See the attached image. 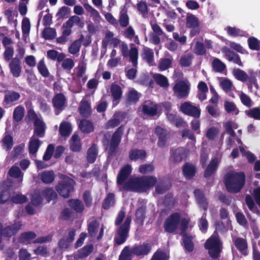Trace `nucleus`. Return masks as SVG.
<instances>
[{
  "label": "nucleus",
  "mask_w": 260,
  "mask_h": 260,
  "mask_svg": "<svg viewBox=\"0 0 260 260\" xmlns=\"http://www.w3.org/2000/svg\"><path fill=\"white\" fill-rule=\"evenodd\" d=\"M74 181L68 176H62L61 180L56 186V189L60 196L63 198L69 197L70 193L73 190Z\"/></svg>",
  "instance_id": "obj_5"
},
{
  "label": "nucleus",
  "mask_w": 260,
  "mask_h": 260,
  "mask_svg": "<svg viewBox=\"0 0 260 260\" xmlns=\"http://www.w3.org/2000/svg\"><path fill=\"white\" fill-rule=\"evenodd\" d=\"M156 181V178L153 176L133 177L123 185V188L131 191L144 192L153 186Z\"/></svg>",
  "instance_id": "obj_1"
},
{
  "label": "nucleus",
  "mask_w": 260,
  "mask_h": 260,
  "mask_svg": "<svg viewBox=\"0 0 260 260\" xmlns=\"http://www.w3.org/2000/svg\"><path fill=\"white\" fill-rule=\"evenodd\" d=\"M131 220V217L128 216H127L123 224L120 226L117 234L115 237V241L117 244H121L126 240Z\"/></svg>",
  "instance_id": "obj_7"
},
{
  "label": "nucleus",
  "mask_w": 260,
  "mask_h": 260,
  "mask_svg": "<svg viewBox=\"0 0 260 260\" xmlns=\"http://www.w3.org/2000/svg\"><path fill=\"white\" fill-rule=\"evenodd\" d=\"M9 68L13 76L15 77L20 76L21 72V60L18 58H13L9 63Z\"/></svg>",
  "instance_id": "obj_15"
},
{
  "label": "nucleus",
  "mask_w": 260,
  "mask_h": 260,
  "mask_svg": "<svg viewBox=\"0 0 260 260\" xmlns=\"http://www.w3.org/2000/svg\"><path fill=\"white\" fill-rule=\"evenodd\" d=\"M123 131V128L122 127H119L117 130L113 134L110 144L109 146L106 147V149L108 150L109 152L112 154L114 152L119 145L121 140V137Z\"/></svg>",
  "instance_id": "obj_10"
},
{
  "label": "nucleus",
  "mask_w": 260,
  "mask_h": 260,
  "mask_svg": "<svg viewBox=\"0 0 260 260\" xmlns=\"http://www.w3.org/2000/svg\"><path fill=\"white\" fill-rule=\"evenodd\" d=\"M119 22L120 26L123 27H126L129 24V17L126 11L124 10L120 12Z\"/></svg>",
  "instance_id": "obj_53"
},
{
  "label": "nucleus",
  "mask_w": 260,
  "mask_h": 260,
  "mask_svg": "<svg viewBox=\"0 0 260 260\" xmlns=\"http://www.w3.org/2000/svg\"><path fill=\"white\" fill-rule=\"evenodd\" d=\"M43 17V23L44 25H49L52 21L51 15L47 11H42L39 14V19Z\"/></svg>",
  "instance_id": "obj_58"
},
{
  "label": "nucleus",
  "mask_w": 260,
  "mask_h": 260,
  "mask_svg": "<svg viewBox=\"0 0 260 260\" xmlns=\"http://www.w3.org/2000/svg\"><path fill=\"white\" fill-rule=\"evenodd\" d=\"M219 162V158L217 157L213 158L205 172V176L206 177H208L213 174L217 170Z\"/></svg>",
  "instance_id": "obj_22"
},
{
  "label": "nucleus",
  "mask_w": 260,
  "mask_h": 260,
  "mask_svg": "<svg viewBox=\"0 0 260 260\" xmlns=\"http://www.w3.org/2000/svg\"><path fill=\"white\" fill-rule=\"evenodd\" d=\"M188 222V219L181 216L179 214L174 213L166 219L164 224L165 230L167 232L172 233L179 228L183 232L185 230Z\"/></svg>",
  "instance_id": "obj_3"
},
{
  "label": "nucleus",
  "mask_w": 260,
  "mask_h": 260,
  "mask_svg": "<svg viewBox=\"0 0 260 260\" xmlns=\"http://www.w3.org/2000/svg\"><path fill=\"white\" fill-rule=\"evenodd\" d=\"M39 176L42 182L46 184L51 183L55 178V174L52 171H44Z\"/></svg>",
  "instance_id": "obj_29"
},
{
  "label": "nucleus",
  "mask_w": 260,
  "mask_h": 260,
  "mask_svg": "<svg viewBox=\"0 0 260 260\" xmlns=\"http://www.w3.org/2000/svg\"><path fill=\"white\" fill-rule=\"evenodd\" d=\"M81 46V41L79 40L74 41L69 47V51L71 54H75L78 53Z\"/></svg>",
  "instance_id": "obj_60"
},
{
  "label": "nucleus",
  "mask_w": 260,
  "mask_h": 260,
  "mask_svg": "<svg viewBox=\"0 0 260 260\" xmlns=\"http://www.w3.org/2000/svg\"><path fill=\"white\" fill-rule=\"evenodd\" d=\"M71 148L74 151H79L81 148V144L79 137L76 134H74L71 138L70 142Z\"/></svg>",
  "instance_id": "obj_45"
},
{
  "label": "nucleus",
  "mask_w": 260,
  "mask_h": 260,
  "mask_svg": "<svg viewBox=\"0 0 260 260\" xmlns=\"http://www.w3.org/2000/svg\"><path fill=\"white\" fill-rule=\"evenodd\" d=\"M93 250L92 245H87L84 246L83 248L78 250L77 253L74 255V257L75 260H78L79 258H82L87 256Z\"/></svg>",
  "instance_id": "obj_25"
},
{
  "label": "nucleus",
  "mask_w": 260,
  "mask_h": 260,
  "mask_svg": "<svg viewBox=\"0 0 260 260\" xmlns=\"http://www.w3.org/2000/svg\"><path fill=\"white\" fill-rule=\"evenodd\" d=\"M30 23L27 18H24L22 21V31L23 37H26L30 31Z\"/></svg>",
  "instance_id": "obj_55"
},
{
  "label": "nucleus",
  "mask_w": 260,
  "mask_h": 260,
  "mask_svg": "<svg viewBox=\"0 0 260 260\" xmlns=\"http://www.w3.org/2000/svg\"><path fill=\"white\" fill-rule=\"evenodd\" d=\"M132 171V168L131 165H126L123 167L117 175V184L123 185L124 181L129 176Z\"/></svg>",
  "instance_id": "obj_16"
},
{
  "label": "nucleus",
  "mask_w": 260,
  "mask_h": 260,
  "mask_svg": "<svg viewBox=\"0 0 260 260\" xmlns=\"http://www.w3.org/2000/svg\"><path fill=\"white\" fill-rule=\"evenodd\" d=\"M225 30L229 36L233 37L242 36L244 34L243 31L235 27L228 26Z\"/></svg>",
  "instance_id": "obj_48"
},
{
  "label": "nucleus",
  "mask_w": 260,
  "mask_h": 260,
  "mask_svg": "<svg viewBox=\"0 0 260 260\" xmlns=\"http://www.w3.org/2000/svg\"><path fill=\"white\" fill-rule=\"evenodd\" d=\"M138 10L143 17H145L148 12V8L146 2L141 1L137 4Z\"/></svg>",
  "instance_id": "obj_61"
},
{
  "label": "nucleus",
  "mask_w": 260,
  "mask_h": 260,
  "mask_svg": "<svg viewBox=\"0 0 260 260\" xmlns=\"http://www.w3.org/2000/svg\"><path fill=\"white\" fill-rule=\"evenodd\" d=\"M9 174L13 178L17 179V186H19L23 181V174L20 168L16 166H12L9 171Z\"/></svg>",
  "instance_id": "obj_20"
},
{
  "label": "nucleus",
  "mask_w": 260,
  "mask_h": 260,
  "mask_svg": "<svg viewBox=\"0 0 260 260\" xmlns=\"http://www.w3.org/2000/svg\"><path fill=\"white\" fill-rule=\"evenodd\" d=\"M98 155V148L96 145L90 147L87 151V159L88 162L93 163Z\"/></svg>",
  "instance_id": "obj_38"
},
{
  "label": "nucleus",
  "mask_w": 260,
  "mask_h": 260,
  "mask_svg": "<svg viewBox=\"0 0 260 260\" xmlns=\"http://www.w3.org/2000/svg\"><path fill=\"white\" fill-rule=\"evenodd\" d=\"M124 118V114L121 112L116 113L113 116V119L109 120L106 123V126L107 128H113L117 126L121 121Z\"/></svg>",
  "instance_id": "obj_23"
},
{
  "label": "nucleus",
  "mask_w": 260,
  "mask_h": 260,
  "mask_svg": "<svg viewBox=\"0 0 260 260\" xmlns=\"http://www.w3.org/2000/svg\"><path fill=\"white\" fill-rule=\"evenodd\" d=\"M194 193L200 206L206 209L207 203L204 197L202 192L199 189H196L194 190Z\"/></svg>",
  "instance_id": "obj_49"
},
{
  "label": "nucleus",
  "mask_w": 260,
  "mask_h": 260,
  "mask_svg": "<svg viewBox=\"0 0 260 260\" xmlns=\"http://www.w3.org/2000/svg\"><path fill=\"white\" fill-rule=\"evenodd\" d=\"M213 70L216 72H222L226 69L225 64L217 58H214L212 62Z\"/></svg>",
  "instance_id": "obj_36"
},
{
  "label": "nucleus",
  "mask_w": 260,
  "mask_h": 260,
  "mask_svg": "<svg viewBox=\"0 0 260 260\" xmlns=\"http://www.w3.org/2000/svg\"><path fill=\"white\" fill-rule=\"evenodd\" d=\"M158 109V106L150 101L146 102L143 105L142 108L144 113L150 116L155 115Z\"/></svg>",
  "instance_id": "obj_18"
},
{
  "label": "nucleus",
  "mask_w": 260,
  "mask_h": 260,
  "mask_svg": "<svg viewBox=\"0 0 260 260\" xmlns=\"http://www.w3.org/2000/svg\"><path fill=\"white\" fill-rule=\"evenodd\" d=\"M74 25H77L80 27H83L84 25L83 20H82L77 15L71 16L68 20L63 23V27L72 28Z\"/></svg>",
  "instance_id": "obj_19"
},
{
  "label": "nucleus",
  "mask_w": 260,
  "mask_h": 260,
  "mask_svg": "<svg viewBox=\"0 0 260 260\" xmlns=\"http://www.w3.org/2000/svg\"><path fill=\"white\" fill-rule=\"evenodd\" d=\"M47 56L52 60L57 59V61L60 62L63 60L65 55L62 53H58L56 50H50L47 51Z\"/></svg>",
  "instance_id": "obj_43"
},
{
  "label": "nucleus",
  "mask_w": 260,
  "mask_h": 260,
  "mask_svg": "<svg viewBox=\"0 0 260 260\" xmlns=\"http://www.w3.org/2000/svg\"><path fill=\"white\" fill-rule=\"evenodd\" d=\"M174 94L178 98L181 99L187 96L189 92V84L188 82L179 81L173 87Z\"/></svg>",
  "instance_id": "obj_8"
},
{
  "label": "nucleus",
  "mask_w": 260,
  "mask_h": 260,
  "mask_svg": "<svg viewBox=\"0 0 260 260\" xmlns=\"http://www.w3.org/2000/svg\"><path fill=\"white\" fill-rule=\"evenodd\" d=\"M20 97L19 93L13 91H8L6 92L4 102L10 104L17 101Z\"/></svg>",
  "instance_id": "obj_34"
},
{
  "label": "nucleus",
  "mask_w": 260,
  "mask_h": 260,
  "mask_svg": "<svg viewBox=\"0 0 260 260\" xmlns=\"http://www.w3.org/2000/svg\"><path fill=\"white\" fill-rule=\"evenodd\" d=\"M76 74L79 77L81 78L82 82L84 83L86 80L87 77L85 75L86 71V67L83 63L80 64L78 67L76 68Z\"/></svg>",
  "instance_id": "obj_52"
},
{
  "label": "nucleus",
  "mask_w": 260,
  "mask_h": 260,
  "mask_svg": "<svg viewBox=\"0 0 260 260\" xmlns=\"http://www.w3.org/2000/svg\"><path fill=\"white\" fill-rule=\"evenodd\" d=\"M84 7L86 10L89 13L90 16L92 17V19L95 21H99L101 16L99 12L93 8L90 5L85 3L83 5Z\"/></svg>",
  "instance_id": "obj_40"
},
{
  "label": "nucleus",
  "mask_w": 260,
  "mask_h": 260,
  "mask_svg": "<svg viewBox=\"0 0 260 260\" xmlns=\"http://www.w3.org/2000/svg\"><path fill=\"white\" fill-rule=\"evenodd\" d=\"M114 196L113 193L108 194L105 202L103 204V207L105 209H109L110 207L113 206L114 204Z\"/></svg>",
  "instance_id": "obj_62"
},
{
  "label": "nucleus",
  "mask_w": 260,
  "mask_h": 260,
  "mask_svg": "<svg viewBox=\"0 0 260 260\" xmlns=\"http://www.w3.org/2000/svg\"><path fill=\"white\" fill-rule=\"evenodd\" d=\"M39 72L43 77H47L49 76V70L46 66L44 59L40 60L37 64Z\"/></svg>",
  "instance_id": "obj_47"
},
{
  "label": "nucleus",
  "mask_w": 260,
  "mask_h": 260,
  "mask_svg": "<svg viewBox=\"0 0 260 260\" xmlns=\"http://www.w3.org/2000/svg\"><path fill=\"white\" fill-rule=\"evenodd\" d=\"M111 91L114 99L113 104L116 106L118 103L121 97L122 92L120 87L116 84H113L111 86Z\"/></svg>",
  "instance_id": "obj_26"
},
{
  "label": "nucleus",
  "mask_w": 260,
  "mask_h": 260,
  "mask_svg": "<svg viewBox=\"0 0 260 260\" xmlns=\"http://www.w3.org/2000/svg\"><path fill=\"white\" fill-rule=\"evenodd\" d=\"M79 127L84 133H88L93 131L92 123L86 120H81L79 124Z\"/></svg>",
  "instance_id": "obj_50"
},
{
  "label": "nucleus",
  "mask_w": 260,
  "mask_h": 260,
  "mask_svg": "<svg viewBox=\"0 0 260 260\" xmlns=\"http://www.w3.org/2000/svg\"><path fill=\"white\" fill-rule=\"evenodd\" d=\"M146 156V152L143 150L135 149L132 150L129 154V157L131 160L136 161L142 159Z\"/></svg>",
  "instance_id": "obj_31"
},
{
  "label": "nucleus",
  "mask_w": 260,
  "mask_h": 260,
  "mask_svg": "<svg viewBox=\"0 0 260 260\" xmlns=\"http://www.w3.org/2000/svg\"><path fill=\"white\" fill-rule=\"evenodd\" d=\"M183 172L186 178H190L195 174V168L190 164H186L183 167Z\"/></svg>",
  "instance_id": "obj_46"
},
{
  "label": "nucleus",
  "mask_w": 260,
  "mask_h": 260,
  "mask_svg": "<svg viewBox=\"0 0 260 260\" xmlns=\"http://www.w3.org/2000/svg\"><path fill=\"white\" fill-rule=\"evenodd\" d=\"M66 99L63 94H57L53 99V106L55 109V114L58 115L61 111L65 105Z\"/></svg>",
  "instance_id": "obj_14"
},
{
  "label": "nucleus",
  "mask_w": 260,
  "mask_h": 260,
  "mask_svg": "<svg viewBox=\"0 0 260 260\" xmlns=\"http://www.w3.org/2000/svg\"><path fill=\"white\" fill-rule=\"evenodd\" d=\"M72 128L70 123L63 122L61 123L59 126V133L62 136H68L70 135Z\"/></svg>",
  "instance_id": "obj_39"
},
{
  "label": "nucleus",
  "mask_w": 260,
  "mask_h": 260,
  "mask_svg": "<svg viewBox=\"0 0 260 260\" xmlns=\"http://www.w3.org/2000/svg\"><path fill=\"white\" fill-rule=\"evenodd\" d=\"M155 133L158 137L157 143L158 146H164L166 141V131L160 127H157L155 129Z\"/></svg>",
  "instance_id": "obj_32"
},
{
  "label": "nucleus",
  "mask_w": 260,
  "mask_h": 260,
  "mask_svg": "<svg viewBox=\"0 0 260 260\" xmlns=\"http://www.w3.org/2000/svg\"><path fill=\"white\" fill-rule=\"evenodd\" d=\"M41 141L33 136L29 142V152L31 155H35L41 145Z\"/></svg>",
  "instance_id": "obj_24"
},
{
  "label": "nucleus",
  "mask_w": 260,
  "mask_h": 260,
  "mask_svg": "<svg viewBox=\"0 0 260 260\" xmlns=\"http://www.w3.org/2000/svg\"><path fill=\"white\" fill-rule=\"evenodd\" d=\"M186 25L191 28L190 35L193 36L200 32L199 19L192 14H189L186 17Z\"/></svg>",
  "instance_id": "obj_12"
},
{
  "label": "nucleus",
  "mask_w": 260,
  "mask_h": 260,
  "mask_svg": "<svg viewBox=\"0 0 260 260\" xmlns=\"http://www.w3.org/2000/svg\"><path fill=\"white\" fill-rule=\"evenodd\" d=\"M249 48L252 50H258L260 49V42L255 38H250L248 40Z\"/></svg>",
  "instance_id": "obj_64"
},
{
  "label": "nucleus",
  "mask_w": 260,
  "mask_h": 260,
  "mask_svg": "<svg viewBox=\"0 0 260 260\" xmlns=\"http://www.w3.org/2000/svg\"><path fill=\"white\" fill-rule=\"evenodd\" d=\"M180 110L183 113L194 117L199 118L201 115L200 110L189 102H184L181 106Z\"/></svg>",
  "instance_id": "obj_9"
},
{
  "label": "nucleus",
  "mask_w": 260,
  "mask_h": 260,
  "mask_svg": "<svg viewBox=\"0 0 260 260\" xmlns=\"http://www.w3.org/2000/svg\"><path fill=\"white\" fill-rule=\"evenodd\" d=\"M192 237L188 235H184L183 243L185 249L188 252L193 250V244L192 242Z\"/></svg>",
  "instance_id": "obj_54"
},
{
  "label": "nucleus",
  "mask_w": 260,
  "mask_h": 260,
  "mask_svg": "<svg viewBox=\"0 0 260 260\" xmlns=\"http://www.w3.org/2000/svg\"><path fill=\"white\" fill-rule=\"evenodd\" d=\"M142 58L150 65H153V52L152 50L145 47L143 49L141 54Z\"/></svg>",
  "instance_id": "obj_35"
},
{
  "label": "nucleus",
  "mask_w": 260,
  "mask_h": 260,
  "mask_svg": "<svg viewBox=\"0 0 260 260\" xmlns=\"http://www.w3.org/2000/svg\"><path fill=\"white\" fill-rule=\"evenodd\" d=\"M219 84L222 89L226 93L230 92L234 88L232 81L226 78H220Z\"/></svg>",
  "instance_id": "obj_33"
},
{
  "label": "nucleus",
  "mask_w": 260,
  "mask_h": 260,
  "mask_svg": "<svg viewBox=\"0 0 260 260\" xmlns=\"http://www.w3.org/2000/svg\"><path fill=\"white\" fill-rule=\"evenodd\" d=\"M235 245L237 249L244 255L247 254V244L242 238H238L235 241Z\"/></svg>",
  "instance_id": "obj_30"
},
{
  "label": "nucleus",
  "mask_w": 260,
  "mask_h": 260,
  "mask_svg": "<svg viewBox=\"0 0 260 260\" xmlns=\"http://www.w3.org/2000/svg\"><path fill=\"white\" fill-rule=\"evenodd\" d=\"M209 254L213 258H217L221 251V243L216 233H214L205 244Z\"/></svg>",
  "instance_id": "obj_4"
},
{
  "label": "nucleus",
  "mask_w": 260,
  "mask_h": 260,
  "mask_svg": "<svg viewBox=\"0 0 260 260\" xmlns=\"http://www.w3.org/2000/svg\"><path fill=\"white\" fill-rule=\"evenodd\" d=\"M2 146L6 150H9L13 145L12 137L9 134L6 135L1 142Z\"/></svg>",
  "instance_id": "obj_37"
},
{
  "label": "nucleus",
  "mask_w": 260,
  "mask_h": 260,
  "mask_svg": "<svg viewBox=\"0 0 260 260\" xmlns=\"http://www.w3.org/2000/svg\"><path fill=\"white\" fill-rule=\"evenodd\" d=\"M153 78L155 82L160 86L163 88H168L169 87L168 80L165 76L160 74H154L153 75Z\"/></svg>",
  "instance_id": "obj_28"
},
{
  "label": "nucleus",
  "mask_w": 260,
  "mask_h": 260,
  "mask_svg": "<svg viewBox=\"0 0 260 260\" xmlns=\"http://www.w3.org/2000/svg\"><path fill=\"white\" fill-rule=\"evenodd\" d=\"M140 94L134 89H130L126 94L127 102L128 103H133L137 102Z\"/></svg>",
  "instance_id": "obj_41"
},
{
  "label": "nucleus",
  "mask_w": 260,
  "mask_h": 260,
  "mask_svg": "<svg viewBox=\"0 0 260 260\" xmlns=\"http://www.w3.org/2000/svg\"><path fill=\"white\" fill-rule=\"evenodd\" d=\"M34 136L41 138L44 136L46 125L41 117H36L34 120Z\"/></svg>",
  "instance_id": "obj_13"
},
{
  "label": "nucleus",
  "mask_w": 260,
  "mask_h": 260,
  "mask_svg": "<svg viewBox=\"0 0 260 260\" xmlns=\"http://www.w3.org/2000/svg\"><path fill=\"white\" fill-rule=\"evenodd\" d=\"M87 95L84 97L79 108L80 114L83 117H88L91 114V107L87 100Z\"/></svg>",
  "instance_id": "obj_17"
},
{
  "label": "nucleus",
  "mask_w": 260,
  "mask_h": 260,
  "mask_svg": "<svg viewBox=\"0 0 260 260\" xmlns=\"http://www.w3.org/2000/svg\"><path fill=\"white\" fill-rule=\"evenodd\" d=\"M42 195L47 200L50 202L55 199L57 196L56 192L52 188H46L42 192Z\"/></svg>",
  "instance_id": "obj_51"
},
{
  "label": "nucleus",
  "mask_w": 260,
  "mask_h": 260,
  "mask_svg": "<svg viewBox=\"0 0 260 260\" xmlns=\"http://www.w3.org/2000/svg\"><path fill=\"white\" fill-rule=\"evenodd\" d=\"M193 55L190 53L184 55L180 59V64L184 67L189 66L192 61Z\"/></svg>",
  "instance_id": "obj_63"
},
{
  "label": "nucleus",
  "mask_w": 260,
  "mask_h": 260,
  "mask_svg": "<svg viewBox=\"0 0 260 260\" xmlns=\"http://www.w3.org/2000/svg\"><path fill=\"white\" fill-rule=\"evenodd\" d=\"M233 72L234 76L238 80L245 81L248 79V75L246 72L239 69H234Z\"/></svg>",
  "instance_id": "obj_57"
},
{
  "label": "nucleus",
  "mask_w": 260,
  "mask_h": 260,
  "mask_svg": "<svg viewBox=\"0 0 260 260\" xmlns=\"http://www.w3.org/2000/svg\"><path fill=\"white\" fill-rule=\"evenodd\" d=\"M150 250V246L148 244H143L139 246H136L130 249L131 254H135L137 255H142L147 254Z\"/></svg>",
  "instance_id": "obj_21"
},
{
  "label": "nucleus",
  "mask_w": 260,
  "mask_h": 260,
  "mask_svg": "<svg viewBox=\"0 0 260 260\" xmlns=\"http://www.w3.org/2000/svg\"><path fill=\"white\" fill-rule=\"evenodd\" d=\"M119 44L120 40L117 38L114 37V34L112 31H106L105 38L102 41V47L104 49V53L106 52L107 47L109 45L117 47Z\"/></svg>",
  "instance_id": "obj_11"
},
{
  "label": "nucleus",
  "mask_w": 260,
  "mask_h": 260,
  "mask_svg": "<svg viewBox=\"0 0 260 260\" xmlns=\"http://www.w3.org/2000/svg\"><path fill=\"white\" fill-rule=\"evenodd\" d=\"M169 255L167 251L158 250L153 254L151 260H169Z\"/></svg>",
  "instance_id": "obj_44"
},
{
  "label": "nucleus",
  "mask_w": 260,
  "mask_h": 260,
  "mask_svg": "<svg viewBox=\"0 0 260 260\" xmlns=\"http://www.w3.org/2000/svg\"><path fill=\"white\" fill-rule=\"evenodd\" d=\"M100 229V223L94 219H91L88 223V230L89 234L93 237L97 235Z\"/></svg>",
  "instance_id": "obj_27"
},
{
  "label": "nucleus",
  "mask_w": 260,
  "mask_h": 260,
  "mask_svg": "<svg viewBox=\"0 0 260 260\" xmlns=\"http://www.w3.org/2000/svg\"><path fill=\"white\" fill-rule=\"evenodd\" d=\"M253 196L258 207L255 205L253 199L249 195L246 196L245 201L249 209L252 212L259 215L260 214V187H257L254 190Z\"/></svg>",
  "instance_id": "obj_6"
},
{
  "label": "nucleus",
  "mask_w": 260,
  "mask_h": 260,
  "mask_svg": "<svg viewBox=\"0 0 260 260\" xmlns=\"http://www.w3.org/2000/svg\"><path fill=\"white\" fill-rule=\"evenodd\" d=\"M130 60L134 67L137 65V60L138 58V50L137 48L134 47V45L132 44L131 48L128 53Z\"/></svg>",
  "instance_id": "obj_42"
},
{
  "label": "nucleus",
  "mask_w": 260,
  "mask_h": 260,
  "mask_svg": "<svg viewBox=\"0 0 260 260\" xmlns=\"http://www.w3.org/2000/svg\"><path fill=\"white\" fill-rule=\"evenodd\" d=\"M69 206L78 212H81L84 209L82 202L78 200H71L69 202Z\"/></svg>",
  "instance_id": "obj_56"
},
{
  "label": "nucleus",
  "mask_w": 260,
  "mask_h": 260,
  "mask_svg": "<svg viewBox=\"0 0 260 260\" xmlns=\"http://www.w3.org/2000/svg\"><path fill=\"white\" fill-rule=\"evenodd\" d=\"M219 131L218 128L212 126L207 129L206 136L210 140L215 139L219 134Z\"/></svg>",
  "instance_id": "obj_59"
},
{
  "label": "nucleus",
  "mask_w": 260,
  "mask_h": 260,
  "mask_svg": "<svg viewBox=\"0 0 260 260\" xmlns=\"http://www.w3.org/2000/svg\"><path fill=\"white\" fill-rule=\"evenodd\" d=\"M245 177L243 172H232L226 175L225 184L231 192L239 191L245 184Z\"/></svg>",
  "instance_id": "obj_2"
}]
</instances>
